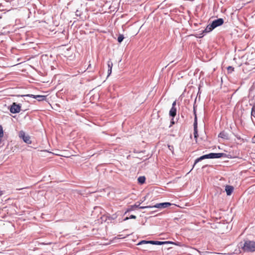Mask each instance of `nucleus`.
<instances>
[{
    "label": "nucleus",
    "mask_w": 255,
    "mask_h": 255,
    "mask_svg": "<svg viewBox=\"0 0 255 255\" xmlns=\"http://www.w3.org/2000/svg\"><path fill=\"white\" fill-rule=\"evenodd\" d=\"M237 138L240 140H241L242 141H244V139H242L240 136H236Z\"/></svg>",
    "instance_id": "bb28decb"
},
{
    "label": "nucleus",
    "mask_w": 255,
    "mask_h": 255,
    "mask_svg": "<svg viewBox=\"0 0 255 255\" xmlns=\"http://www.w3.org/2000/svg\"><path fill=\"white\" fill-rule=\"evenodd\" d=\"M171 125H173V124H174V121H173V119H172V121H171Z\"/></svg>",
    "instance_id": "c85d7f7f"
},
{
    "label": "nucleus",
    "mask_w": 255,
    "mask_h": 255,
    "mask_svg": "<svg viewBox=\"0 0 255 255\" xmlns=\"http://www.w3.org/2000/svg\"><path fill=\"white\" fill-rule=\"evenodd\" d=\"M91 64H89V66H88V67L87 69H89V68L91 67Z\"/></svg>",
    "instance_id": "7c9ffc66"
},
{
    "label": "nucleus",
    "mask_w": 255,
    "mask_h": 255,
    "mask_svg": "<svg viewBox=\"0 0 255 255\" xmlns=\"http://www.w3.org/2000/svg\"><path fill=\"white\" fill-rule=\"evenodd\" d=\"M19 137L22 138L25 143L28 144H30L31 143L30 136L28 135H25V132L24 131H20Z\"/></svg>",
    "instance_id": "39448f33"
},
{
    "label": "nucleus",
    "mask_w": 255,
    "mask_h": 255,
    "mask_svg": "<svg viewBox=\"0 0 255 255\" xmlns=\"http://www.w3.org/2000/svg\"><path fill=\"white\" fill-rule=\"evenodd\" d=\"M169 243H170V241H166V242H160V241H142L140 243L138 244V245H141L143 244H150L152 245H161L163 244H169Z\"/></svg>",
    "instance_id": "f03ea898"
},
{
    "label": "nucleus",
    "mask_w": 255,
    "mask_h": 255,
    "mask_svg": "<svg viewBox=\"0 0 255 255\" xmlns=\"http://www.w3.org/2000/svg\"><path fill=\"white\" fill-rule=\"evenodd\" d=\"M214 28H215L214 27L211 23V24H209L206 26V28L203 31V32L204 33V32L205 33L209 32L211 31Z\"/></svg>",
    "instance_id": "9b49d317"
},
{
    "label": "nucleus",
    "mask_w": 255,
    "mask_h": 255,
    "mask_svg": "<svg viewBox=\"0 0 255 255\" xmlns=\"http://www.w3.org/2000/svg\"><path fill=\"white\" fill-rule=\"evenodd\" d=\"M21 107L19 105L13 103L10 108V112L13 114L18 113L20 111Z\"/></svg>",
    "instance_id": "7ed1b4c3"
},
{
    "label": "nucleus",
    "mask_w": 255,
    "mask_h": 255,
    "mask_svg": "<svg viewBox=\"0 0 255 255\" xmlns=\"http://www.w3.org/2000/svg\"><path fill=\"white\" fill-rule=\"evenodd\" d=\"M136 216H135L133 215H130V216H129V218L127 217V218L125 219V220H127L128 219H136Z\"/></svg>",
    "instance_id": "5701e85b"
},
{
    "label": "nucleus",
    "mask_w": 255,
    "mask_h": 255,
    "mask_svg": "<svg viewBox=\"0 0 255 255\" xmlns=\"http://www.w3.org/2000/svg\"><path fill=\"white\" fill-rule=\"evenodd\" d=\"M176 105V101H175L173 103H172V108H175V106Z\"/></svg>",
    "instance_id": "a878e982"
},
{
    "label": "nucleus",
    "mask_w": 255,
    "mask_h": 255,
    "mask_svg": "<svg viewBox=\"0 0 255 255\" xmlns=\"http://www.w3.org/2000/svg\"><path fill=\"white\" fill-rule=\"evenodd\" d=\"M124 39V36L123 34H120L118 37V41L119 43H121L123 39Z\"/></svg>",
    "instance_id": "a211bd4d"
},
{
    "label": "nucleus",
    "mask_w": 255,
    "mask_h": 255,
    "mask_svg": "<svg viewBox=\"0 0 255 255\" xmlns=\"http://www.w3.org/2000/svg\"><path fill=\"white\" fill-rule=\"evenodd\" d=\"M168 147L169 150H171L172 153H173V150H174V147H173V145H168Z\"/></svg>",
    "instance_id": "b1692460"
},
{
    "label": "nucleus",
    "mask_w": 255,
    "mask_h": 255,
    "mask_svg": "<svg viewBox=\"0 0 255 255\" xmlns=\"http://www.w3.org/2000/svg\"><path fill=\"white\" fill-rule=\"evenodd\" d=\"M242 249L244 252H255V242L252 241H246L244 243Z\"/></svg>",
    "instance_id": "f257e3e1"
},
{
    "label": "nucleus",
    "mask_w": 255,
    "mask_h": 255,
    "mask_svg": "<svg viewBox=\"0 0 255 255\" xmlns=\"http://www.w3.org/2000/svg\"><path fill=\"white\" fill-rule=\"evenodd\" d=\"M219 137L226 139H228L229 138L228 134L224 131L219 133Z\"/></svg>",
    "instance_id": "ddd939ff"
},
{
    "label": "nucleus",
    "mask_w": 255,
    "mask_h": 255,
    "mask_svg": "<svg viewBox=\"0 0 255 255\" xmlns=\"http://www.w3.org/2000/svg\"><path fill=\"white\" fill-rule=\"evenodd\" d=\"M140 203H139L138 204H137V203H136L135 204H134L133 205L130 206L129 208H128L127 209V210L125 214H126L127 212H129V211L133 210L135 208H138L139 209H145V208H151V207H152L150 206H140Z\"/></svg>",
    "instance_id": "20e7f679"
},
{
    "label": "nucleus",
    "mask_w": 255,
    "mask_h": 255,
    "mask_svg": "<svg viewBox=\"0 0 255 255\" xmlns=\"http://www.w3.org/2000/svg\"><path fill=\"white\" fill-rule=\"evenodd\" d=\"M197 129V116L195 115V119H194V129Z\"/></svg>",
    "instance_id": "f3484780"
},
{
    "label": "nucleus",
    "mask_w": 255,
    "mask_h": 255,
    "mask_svg": "<svg viewBox=\"0 0 255 255\" xmlns=\"http://www.w3.org/2000/svg\"><path fill=\"white\" fill-rule=\"evenodd\" d=\"M224 23V20L222 18H218L215 20H214L212 24L214 27V28L217 27V26H220L222 25Z\"/></svg>",
    "instance_id": "6e6552de"
},
{
    "label": "nucleus",
    "mask_w": 255,
    "mask_h": 255,
    "mask_svg": "<svg viewBox=\"0 0 255 255\" xmlns=\"http://www.w3.org/2000/svg\"><path fill=\"white\" fill-rule=\"evenodd\" d=\"M251 115L255 117V106H253L252 109Z\"/></svg>",
    "instance_id": "4be33fe9"
},
{
    "label": "nucleus",
    "mask_w": 255,
    "mask_h": 255,
    "mask_svg": "<svg viewBox=\"0 0 255 255\" xmlns=\"http://www.w3.org/2000/svg\"><path fill=\"white\" fill-rule=\"evenodd\" d=\"M171 203L168 202L158 203L156 205L152 206L151 208H165L171 205ZM151 207V206H150Z\"/></svg>",
    "instance_id": "423d86ee"
},
{
    "label": "nucleus",
    "mask_w": 255,
    "mask_h": 255,
    "mask_svg": "<svg viewBox=\"0 0 255 255\" xmlns=\"http://www.w3.org/2000/svg\"><path fill=\"white\" fill-rule=\"evenodd\" d=\"M30 97H32L33 98L37 99L39 101H42L46 99V96H42V95H31L30 96Z\"/></svg>",
    "instance_id": "9d476101"
},
{
    "label": "nucleus",
    "mask_w": 255,
    "mask_h": 255,
    "mask_svg": "<svg viewBox=\"0 0 255 255\" xmlns=\"http://www.w3.org/2000/svg\"><path fill=\"white\" fill-rule=\"evenodd\" d=\"M108 69H109V71L112 70L113 67V63L111 61H109L108 62Z\"/></svg>",
    "instance_id": "6ab92c4d"
},
{
    "label": "nucleus",
    "mask_w": 255,
    "mask_h": 255,
    "mask_svg": "<svg viewBox=\"0 0 255 255\" xmlns=\"http://www.w3.org/2000/svg\"><path fill=\"white\" fill-rule=\"evenodd\" d=\"M227 70H228V72L231 73L234 70V68L232 66H229L227 68Z\"/></svg>",
    "instance_id": "412c9836"
},
{
    "label": "nucleus",
    "mask_w": 255,
    "mask_h": 255,
    "mask_svg": "<svg viewBox=\"0 0 255 255\" xmlns=\"http://www.w3.org/2000/svg\"><path fill=\"white\" fill-rule=\"evenodd\" d=\"M212 158H219L223 156L224 153H211Z\"/></svg>",
    "instance_id": "f8f14e48"
},
{
    "label": "nucleus",
    "mask_w": 255,
    "mask_h": 255,
    "mask_svg": "<svg viewBox=\"0 0 255 255\" xmlns=\"http://www.w3.org/2000/svg\"><path fill=\"white\" fill-rule=\"evenodd\" d=\"M234 190V187L232 186L227 185L225 187V191L227 193V195L229 196L231 195Z\"/></svg>",
    "instance_id": "1a4fd4ad"
},
{
    "label": "nucleus",
    "mask_w": 255,
    "mask_h": 255,
    "mask_svg": "<svg viewBox=\"0 0 255 255\" xmlns=\"http://www.w3.org/2000/svg\"><path fill=\"white\" fill-rule=\"evenodd\" d=\"M3 136V131L2 129V127L0 126V138L2 137Z\"/></svg>",
    "instance_id": "aec40b11"
},
{
    "label": "nucleus",
    "mask_w": 255,
    "mask_h": 255,
    "mask_svg": "<svg viewBox=\"0 0 255 255\" xmlns=\"http://www.w3.org/2000/svg\"><path fill=\"white\" fill-rule=\"evenodd\" d=\"M169 244H173V245H176V246H181V245L180 244V243H179V242L174 243V242H170V243H169Z\"/></svg>",
    "instance_id": "393cba45"
},
{
    "label": "nucleus",
    "mask_w": 255,
    "mask_h": 255,
    "mask_svg": "<svg viewBox=\"0 0 255 255\" xmlns=\"http://www.w3.org/2000/svg\"><path fill=\"white\" fill-rule=\"evenodd\" d=\"M194 136L196 142H197V137L198 136L197 129H194Z\"/></svg>",
    "instance_id": "dca6fc26"
},
{
    "label": "nucleus",
    "mask_w": 255,
    "mask_h": 255,
    "mask_svg": "<svg viewBox=\"0 0 255 255\" xmlns=\"http://www.w3.org/2000/svg\"><path fill=\"white\" fill-rule=\"evenodd\" d=\"M3 194L2 191L0 190V196H1Z\"/></svg>",
    "instance_id": "c756f323"
},
{
    "label": "nucleus",
    "mask_w": 255,
    "mask_h": 255,
    "mask_svg": "<svg viewBox=\"0 0 255 255\" xmlns=\"http://www.w3.org/2000/svg\"><path fill=\"white\" fill-rule=\"evenodd\" d=\"M111 73H112V70L109 71V69H108V76H109L111 75Z\"/></svg>",
    "instance_id": "cd10ccee"
},
{
    "label": "nucleus",
    "mask_w": 255,
    "mask_h": 255,
    "mask_svg": "<svg viewBox=\"0 0 255 255\" xmlns=\"http://www.w3.org/2000/svg\"><path fill=\"white\" fill-rule=\"evenodd\" d=\"M211 155H212V153H211L208 154L204 155L201 156V157L198 158L197 159H196L195 160L193 167L196 165V163H197L198 162H199L200 161H201L202 160L207 159V158H212Z\"/></svg>",
    "instance_id": "0eeeda50"
},
{
    "label": "nucleus",
    "mask_w": 255,
    "mask_h": 255,
    "mask_svg": "<svg viewBox=\"0 0 255 255\" xmlns=\"http://www.w3.org/2000/svg\"><path fill=\"white\" fill-rule=\"evenodd\" d=\"M169 115L174 118L176 115V108H171L169 111Z\"/></svg>",
    "instance_id": "4468645a"
},
{
    "label": "nucleus",
    "mask_w": 255,
    "mask_h": 255,
    "mask_svg": "<svg viewBox=\"0 0 255 255\" xmlns=\"http://www.w3.org/2000/svg\"><path fill=\"white\" fill-rule=\"evenodd\" d=\"M145 178L144 176H140V177H138V182L141 184L144 183L145 182Z\"/></svg>",
    "instance_id": "2eb2a0df"
}]
</instances>
